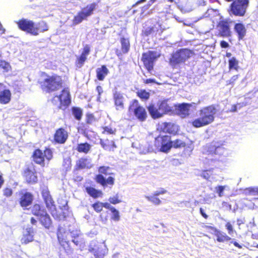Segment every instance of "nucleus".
<instances>
[{
	"mask_svg": "<svg viewBox=\"0 0 258 258\" xmlns=\"http://www.w3.org/2000/svg\"><path fill=\"white\" fill-rule=\"evenodd\" d=\"M34 230L32 227H28L26 228V233L23 235V237L21 239L22 244H27L29 242L34 240L33 238Z\"/></svg>",
	"mask_w": 258,
	"mask_h": 258,
	"instance_id": "nucleus-27",
	"label": "nucleus"
},
{
	"mask_svg": "<svg viewBox=\"0 0 258 258\" xmlns=\"http://www.w3.org/2000/svg\"><path fill=\"white\" fill-rule=\"evenodd\" d=\"M82 238L79 235L74 237L72 239V241L77 245L80 244L82 242Z\"/></svg>",
	"mask_w": 258,
	"mask_h": 258,
	"instance_id": "nucleus-59",
	"label": "nucleus"
},
{
	"mask_svg": "<svg viewBox=\"0 0 258 258\" xmlns=\"http://www.w3.org/2000/svg\"><path fill=\"white\" fill-rule=\"evenodd\" d=\"M88 250L95 258H104L108 253V248L105 243L97 241L90 243Z\"/></svg>",
	"mask_w": 258,
	"mask_h": 258,
	"instance_id": "nucleus-9",
	"label": "nucleus"
},
{
	"mask_svg": "<svg viewBox=\"0 0 258 258\" xmlns=\"http://www.w3.org/2000/svg\"><path fill=\"white\" fill-rule=\"evenodd\" d=\"M194 55L192 50L187 48H180L173 52L169 59V63L172 68L184 63Z\"/></svg>",
	"mask_w": 258,
	"mask_h": 258,
	"instance_id": "nucleus-4",
	"label": "nucleus"
},
{
	"mask_svg": "<svg viewBox=\"0 0 258 258\" xmlns=\"http://www.w3.org/2000/svg\"><path fill=\"white\" fill-rule=\"evenodd\" d=\"M147 108L151 117L153 119L159 118L164 115L158 101L156 104L150 103Z\"/></svg>",
	"mask_w": 258,
	"mask_h": 258,
	"instance_id": "nucleus-16",
	"label": "nucleus"
},
{
	"mask_svg": "<svg viewBox=\"0 0 258 258\" xmlns=\"http://www.w3.org/2000/svg\"><path fill=\"white\" fill-rule=\"evenodd\" d=\"M100 144L102 148L109 152H113L117 148V146L114 140H110L108 139L105 140L100 139Z\"/></svg>",
	"mask_w": 258,
	"mask_h": 258,
	"instance_id": "nucleus-25",
	"label": "nucleus"
},
{
	"mask_svg": "<svg viewBox=\"0 0 258 258\" xmlns=\"http://www.w3.org/2000/svg\"><path fill=\"white\" fill-rule=\"evenodd\" d=\"M234 30L239 40H242L246 34V29L244 25L242 23H237L235 24Z\"/></svg>",
	"mask_w": 258,
	"mask_h": 258,
	"instance_id": "nucleus-26",
	"label": "nucleus"
},
{
	"mask_svg": "<svg viewBox=\"0 0 258 258\" xmlns=\"http://www.w3.org/2000/svg\"><path fill=\"white\" fill-rule=\"evenodd\" d=\"M96 121V118L93 113L90 112L86 113L85 119V123L86 124H92Z\"/></svg>",
	"mask_w": 258,
	"mask_h": 258,
	"instance_id": "nucleus-43",
	"label": "nucleus"
},
{
	"mask_svg": "<svg viewBox=\"0 0 258 258\" xmlns=\"http://www.w3.org/2000/svg\"><path fill=\"white\" fill-rule=\"evenodd\" d=\"M186 144L180 139H177L173 141H171V148L179 149L185 147Z\"/></svg>",
	"mask_w": 258,
	"mask_h": 258,
	"instance_id": "nucleus-39",
	"label": "nucleus"
},
{
	"mask_svg": "<svg viewBox=\"0 0 258 258\" xmlns=\"http://www.w3.org/2000/svg\"><path fill=\"white\" fill-rule=\"evenodd\" d=\"M22 176L28 183L34 184L37 182L36 171L33 166L25 168L22 172Z\"/></svg>",
	"mask_w": 258,
	"mask_h": 258,
	"instance_id": "nucleus-14",
	"label": "nucleus"
},
{
	"mask_svg": "<svg viewBox=\"0 0 258 258\" xmlns=\"http://www.w3.org/2000/svg\"><path fill=\"white\" fill-rule=\"evenodd\" d=\"M167 190L163 188H161L159 190L156 191L155 193V196H159L165 194Z\"/></svg>",
	"mask_w": 258,
	"mask_h": 258,
	"instance_id": "nucleus-62",
	"label": "nucleus"
},
{
	"mask_svg": "<svg viewBox=\"0 0 258 258\" xmlns=\"http://www.w3.org/2000/svg\"><path fill=\"white\" fill-rule=\"evenodd\" d=\"M231 21L228 20H222L219 21L217 25V27L220 35L224 37H227L231 36V32L230 30V23Z\"/></svg>",
	"mask_w": 258,
	"mask_h": 258,
	"instance_id": "nucleus-17",
	"label": "nucleus"
},
{
	"mask_svg": "<svg viewBox=\"0 0 258 258\" xmlns=\"http://www.w3.org/2000/svg\"><path fill=\"white\" fill-rule=\"evenodd\" d=\"M3 195L6 197H10L13 195V190L10 187H6L3 190Z\"/></svg>",
	"mask_w": 258,
	"mask_h": 258,
	"instance_id": "nucleus-54",
	"label": "nucleus"
},
{
	"mask_svg": "<svg viewBox=\"0 0 258 258\" xmlns=\"http://www.w3.org/2000/svg\"><path fill=\"white\" fill-rule=\"evenodd\" d=\"M57 236L58 241L61 245H63L64 238H63V231L61 227H58L57 229Z\"/></svg>",
	"mask_w": 258,
	"mask_h": 258,
	"instance_id": "nucleus-46",
	"label": "nucleus"
},
{
	"mask_svg": "<svg viewBox=\"0 0 258 258\" xmlns=\"http://www.w3.org/2000/svg\"><path fill=\"white\" fill-rule=\"evenodd\" d=\"M216 240L219 242H224L230 241L231 238L225 233L222 232L218 229L215 232Z\"/></svg>",
	"mask_w": 258,
	"mask_h": 258,
	"instance_id": "nucleus-34",
	"label": "nucleus"
},
{
	"mask_svg": "<svg viewBox=\"0 0 258 258\" xmlns=\"http://www.w3.org/2000/svg\"><path fill=\"white\" fill-rule=\"evenodd\" d=\"M110 169V167L109 166H100L98 169L99 174H97L95 177V181L103 187L107 186L108 185H113L115 179L112 175H114V173L109 172Z\"/></svg>",
	"mask_w": 258,
	"mask_h": 258,
	"instance_id": "nucleus-5",
	"label": "nucleus"
},
{
	"mask_svg": "<svg viewBox=\"0 0 258 258\" xmlns=\"http://www.w3.org/2000/svg\"><path fill=\"white\" fill-rule=\"evenodd\" d=\"M0 69L3 70L4 73H8L11 71L12 67L9 62L0 59Z\"/></svg>",
	"mask_w": 258,
	"mask_h": 258,
	"instance_id": "nucleus-40",
	"label": "nucleus"
},
{
	"mask_svg": "<svg viewBox=\"0 0 258 258\" xmlns=\"http://www.w3.org/2000/svg\"><path fill=\"white\" fill-rule=\"evenodd\" d=\"M157 196H155V193H154L152 195L147 196L146 199L154 204L158 205L161 203V201L157 198Z\"/></svg>",
	"mask_w": 258,
	"mask_h": 258,
	"instance_id": "nucleus-45",
	"label": "nucleus"
},
{
	"mask_svg": "<svg viewBox=\"0 0 258 258\" xmlns=\"http://www.w3.org/2000/svg\"><path fill=\"white\" fill-rule=\"evenodd\" d=\"M220 46L223 48H226L229 47V45L227 42L224 40H222L220 42Z\"/></svg>",
	"mask_w": 258,
	"mask_h": 258,
	"instance_id": "nucleus-64",
	"label": "nucleus"
},
{
	"mask_svg": "<svg viewBox=\"0 0 258 258\" xmlns=\"http://www.w3.org/2000/svg\"><path fill=\"white\" fill-rule=\"evenodd\" d=\"M159 30V27L156 25L144 27L142 32V35L143 36H148L150 35H156Z\"/></svg>",
	"mask_w": 258,
	"mask_h": 258,
	"instance_id": "nucleus-32",
	"label": "nucleus"
},
{
	"mask_svg": "<svg viewBox=\"0 0 258 258\" xmlns=\"http://www.w3.org/2000/svg\"><path fill=\"white\" fill-rule=\"evenodd\" d=\"M72 115L77 120H81L83 116L82 110L79 107H73L71 108Z\"/></svg>",
	"mask_w": 258,
	"mask_h": 258,
	"instance_id": "nucleus-37",
	"label": "nucleus"
},
{
	"mask_svg": "<svg viewBox=\"0 0 258 258\" xmlns=\"http://www.w3.org/2000/svg\"><path fill=\"white\" fill-rule=\"evenodd\" d=\"M112 98L116 110L121 111L125 108V100L122 93L115 90L113 93Z\"/></svg>",
	"mask_w": 258,
	"mask_h": 258,
	"instance_id": "nucleus-15",
	"label": "nucleus"
},
{
	"mask_svg": "<svg viewBox=\"0 0 258 258\" xmlns=\"http://www.w3.org/2000/svg\"><path fill=\"white\" fill-rule=\"evenodd\" d=\"M71 103V95L69 92L66 90V107L69 106Z\"/></svg>",
	"mask_w": 258,
	"mask_h": 258,
	"instance_id": "nucleus-58",
	"label": "nucleus"
},
{
	"mask_svg": "<svg viewBox=\"0 0 258 258\" xmlns=\"http://www.w3.org/2000/svg\"><path fill=\"white\" fill-rule=\"evenodd\" d=\"M164 115L171 114L174 112L173 105L169 102V99L158 101Z\"/></svg>",
	"mask_w": 258,
	"mask_h": 258,
	"instance_id": "nucleus-22",
	"label": "nucleus"
},
{
	"mask_svg": "<svg viewBox=\"0 0 258 258\" xmlns=\"http://www.w3.org/2000/svg\"><path fill=\"white\" fill-rule=\"evenodd\" d=\"M246 190L250 195H258V187H249L246 188Z\"/></svg>",
	"mask_w": 258,
	"mask_h": 258,
	"instance_id": "nucleus-53",
	"label": "nucleus"
},
{
	"mask_svg": "<svg viewBox=\"0 0 258 258\" xmlns=\"http://www.w3.org/2000/svg\"><path fill=\"white\" fill-rule=\"evenodd\" d=\"M42 225L46 229H49L52 226V222L49 215L46 212L38 218Z\"/></svg>",
	"mask_w": 258,
	"mask_h": 258,
	"instance_id": "nucleus-28",
	"label": "nucleus"
},
{
	"mask_svg": "<svg viewBox=\"0 0 258 258\" xmlns=\"http://www.w3.org/2000/svg\"><path fill=\"white\" fill-rule=\"evenodd\" d=\"M239 75H234L233 76L230 80H229L227 82V85H233L234 83H235V82L237 80V79H238L239 78Z\"/></svg>",
	"mask_w": 258,
	"mask_h": 258,
	"instance_id": "nucleus-56",
	"label": "nucleus"
},
{
	"mask_svg": "<svg viewBox=\"0 0 258 258\" xmlns=\"http://www.w3.org/2000/svg\"><path fill=\"white\" fill-rule=\"evenodd\" d=\"M44 202L45 204L46 208L48 210L51 211L54 209L55 205L54 202L53 201L52 197H49L48 198H46L43 199Z\"/></svg>",
	"mask_w": 258,
	"mask_h": 258,
	"instance_id": "nucleus-41",
	"label": "nucleus"
},
{
	"mask_svg": "<svg viewBox=\"0 0 258 258\" xmlns=\"http://www.w3.org/2000/svg\"><path fill=\"white\" fill-rule=\"evenodd\" d=\"M136 94L138 97L143 100H147L149 99L150 96V93L144 89L138 90Z\"/></svg>",
	"mask_w": 258,
	"mask_h": 258,
	"instance_id": "nucleus-42",
	"label": "nucleus"
},
{
	"mask_svg": "<svg viewBox=\"0 0 258 258\" xmlns=\"http://www.w3.org/2000/svg\"><path fill=\"white\" fill-rule=\"evenodd\" d=\"M41 79L38 81L41 89L46 93H51L60 90L63 84L62 78L58 75L53 74L49 75L45 72L41 74Z\"/></svg>",
	"mask_w": 258,
	"mask_h": 258,
	"instance_id": "nucleus-1",
	"label": "nucleus"
},
{
	"mask_svg": "<svg viewBox=\"0 0 258 258\" xmlns=\"http://www.w3.org/2000/svg\"><path fill=\"white\" fill-rule=\"evenodd\" d=\"M191 106V104L187 103L173 105L174 108L177 109L178 114L182 117H185L188 116L189 109Z\"/></svg>",
	"mask_w": 258,
	"mask_h": 258,
	"instance_id": "nucleus-21",
	"label": "nucleus"
},
{
	"mask_svg": "<svg viewBox=\"0 0 258 258\" xmlns=\"http://www.w3.org/2000/svg\"><path fill=\"white\" fill-rule=\"evenodd\" d=\"M103 131L102 134H109V135H113L115 134L116 130L115 129H113L111 127H109L108 126H104L103 127Z\"/></svg>",
	"mask_w": 258,
	"mask_h": 258,
	"instance_id": "nucleus-51",
	"label": "nucleus"
},
{
	"mask_svg": "<svg viewBox=\"0 0 258 258\" xmlns=\"http://www.w3.org/2000/svg\"><path fill=\"white\" fill-rule=\"evenodd\" d=\"M94 211L97 213H100L102 210L103 207L102 206V202H96L91 205Z\"/></svg>",
	"mask_w": 258,
	"mask_h": 258,
	"instance_id": "nucleus-48",
	"label": "nucleus"
},
{
	"mask_svg": "<svg viewBox=\"0 0 258 258\" xmlns=\"http://www.w3.org/2000/svg\"><path fill=\"white\" fill-rule=\"evenodd\" d=\"M52 152L48 148H45L43 151L40 149H36L32 155V160L34 162L42 167H44L45 162L48 163L52 158Z\"/></svg>",
	"mask_w": 258,
	"mask_h": 258,
	"instance_id": "nucleus-7",
	"label": "nucleus"
},
{
	"mask_svg": "<svg viewBox=\"0 0 258 258\" xmlns=\"http://www.w3.org/2000/svg\"><path fill=\"white\" fill-rule=\"evenodd\" d=\"M249 4V0H234L230 5L229 14L231 16L243 17L246 13Z\"/></svg>",
	"mask_w": 258,
	"mask_h": 258,
	"instance_id": "nucleus-6",
	"label": "nucleus"
},
{
	"mask_svg": "<svg viewBox=\"0 0 258 258\" xmlns=\"http://www.w3.org/2000/svg\"><path fill=\"white\" fill-rule=\"evenodd\" d=\"M213 174V169L204 170L202 171L201 176L204 179L209 180Z\"/></svg>",
	"mask_w": 258,
	"mask_h": 258,
	"instance_id": "nucleus-47",
	"label": "nucleus"
},
{
	"mask_svg": "<svg viewBox=\"0 0 258 258\" xmlns=\"http://www.w3.org/2000/svg\"><path fill=\"white\" fill-rule=\"evenodd\" d=\"M86 191L89 195L90 196H91L94 199L101 197L103 195V193L101 190L96 189V188L91 186L86 187Z\"/></svg>",
	"mask_w": 258,
	"mask_h": 258,
	"instance_id": "nucleus-35",
	"label": "nucleus"
},
{
	"mask_svg": "<svg viewBox=\"0 0 258 258\" xmlns=\"http://www.w3.org/2000/svg\"><path fill=\"white\" fill-rule=\"evenodd\" d=\"M129 112H133L135 116L140 121H144L147 118L145 108L139 104L138 100L134 99L128 108Z\"/></svg>",
	"mask_w": 258,
	"mask_h": 258,
	"instance_id": "nucleus-10",
	"label": "nucleus"
},
{
	"mask_svg": "<svg viewBox=\"0 0 258 258\" xmlns=\"http://www.w3.org/2000/svg\"><path fill=\"white\" fill-rule=\"evenodd\" d=\"M154 146L160 152L167 153L171 149V137L168 135H159L155 139Z\"/></svg>",
	"mask_w": 258,
	"mask_h": 258,
	"instance_id": "nucleus-12",
	"label": "nucleus"
},
{
	"mask_svg": "<svg viewBox=\"0 0 258 258\" xmlns=\"http://www.w3.org/2000/svg\"><path fill=\"white\" fill-rule=\"evenodd\" d=\"M90 52V47L89 45H85L81 54L77 57L75 66L78 68H81L87 59V56Z\"/></svg>",
	"mask_w": 258,
	"mask_h": 258,
	"instance_id": "nucleus-20",
	"label": "nucleus"
},
{
	"mask_svg": "<svg viewBox=\"0 0 258 258\" xmlns=\"http://www.w3.org/2000/svg\"><path fill=\"white\" fill-rule=\"evenodd\" d=\"M217 192L218 194V196L221 197L223 196V192L225 189V187L224 186L219 185L217 186L216 188Z\"/></svg>",
	"mask_w": 258,
	"mask_h": 258,
	"instance_id": "nucleus-60",
	"label": "nucleus"
},
{
	"mask_svg": "<svg viewBox=\"0 0 258 258\" xmlns=\"http://www.w3.org/2000/svg\"><path fill=\"white\" fill-rule=\"evenodd\" d=\"M12 98L11 91L6 88L3 83L0 82V104H6L9 103Z\"/></svg>",
	"mask_w": 258,
	"mask_h": 258,
	"instance_id": "nucleus-19",
	"label": "nucleus"
},
{
	"mask_svg": "<svg viewBox=\"0 0 258 258\" xmlns=\"http://www.w3.org/2000/svg\"><path fill=\"white\" fill-rule=\"evenodd\" d=\"M64 130L62 128H59L55 132L54 135L53 142L55 144H63L64 143Z\"/></svg>",
	"mask_w": 258,
	"mask_h": 258,
	"instance_id": "nucleus-31",
	"label": "nucleus"
},
{
	"mask_svg": "<svg viewBox=\"0 0 258 258\" xmlns=\"http://www.w3.org/2000/svg\"><path fill=\"white\" fill-rule=\"evenodd\" d=\"M160 56L161 53L157 51L148 50L142 53L141 61L148 73L151 74L155 62Z\"/></svg>",
	"mask_w": 258,
	"mask_h": 258,
	"instance_id": "nucleus-8",
	"label": "nucleus"
},
{
	"mask_svg": "<svg viewBox=\"0 0 258 258\" xmlns=\"http://www.w3.org/2000/svg\"><path fill=\"white\" fill-rule=\"evenodd\" d=\"M91 148V145L87 142H85L78 144L76 150L79 153H83L86 154L90 152Z\"/></svg>",
	"mask_w": 258,
	"mask_h": 258,
	"instance_id": "nucleus-36",
	"label": "nucleus"
},
{
	"mask_svg": "<svg viewBox=\"0 0 258 258\" xmlns=\"http://www.w3.org/2000/svg\"><path fill=\"white\" fill-rule=\"evenodd\" d=\"M19 203L21 207L24 208L32 205L34 196L33 194L27 190H22L19 193Z\"/></svg>",
	"mask_w": 258,
	"mask_h": 258,
	"instance_id": "nucleus-13",
	"label": "nucleus"
},
{
	"mask_svg": "<svg viewBox=\"0 0 258 258\" xmlns=\"http://www.w3.org/2000/svg\"><path fill=\"white\" fill-rule=\"evenodd\" d=\"M97 5L96 3H93L82 8L78 13L77 15L74 17L73 20V23L76 25L78 24L83 20H86L88 17L93 14V11L96 9Z\"/></svg>",
	"mask_w": 258,
	"mask_h": 258,
	"instance_id": "nucleus-11",
	"label": "nucleus"
},
{
	"mask_svg": "<svg viewBox=\"0 0 258 258\" xmlns=\"http://www.w3.org/2000/svg\"><path fill=\"white\" fill-rule=\"evenodd\" d=\"M96 73L97 79L102 81L109 74V70L105 65H102L96 69Z\"/></svg>",
	"mask_w": 258,
	"mask_h": 258,
	"instance_id": "nucleus-29",
	"label": "nucleus"
},
{
	"mask_svg": "<svg viewBox=\"0 0 258 258\" xmlns=\"http://www.w3.org/2000/svg\"><path fill=\"white\" fill-rule=\"evenodd\" d=\"M239 61L235 57H232L228 60V69L229 70L239 69Z\"/></svg>",
	"mask_w": 258,
	"mask_h": 258,
	"instance_id": "nucleus-38",
	"label": "nucleus"
},
{
	"mask_svg": "<svg viewBox=\"0 0 258 258\" xmlns=\"http://www.w3.org/2000/svg\"><path fill=\"white\" fill-rule=\"evenodd\" d=\"M225 227H226V229L228 231V233L229 234L231 235L233 233V232H234L233 227V226L232 225V224L230 223V222H227L225 224Z\"/></svg>",
	"mask_w": 258,
	"mask_h": 258,
	"instance_id": "nucleus-55",
	"label": "nucleus"
},
{
	"mask_svg": "<svg viewBox=\"0 0 258 258\" xmlns=\"http://www.w3.org/2000/svg\"><path fill=\"white\" fill-rule=\"evenodd\" d=\"M41 194L43 199L51 196L48 187L45 186L41 188Z\"/></svg>",
	"mask_w": 258,
	"mask_h": 258,
	"instance_id": "nucleus-50",
	"label": "nucleus"
},
{
	"mask_svg": "<svg viewBox=\"0 0 258 258\" xmlns=\"http://www.w3.org/2000/svg\"><path fill=\"white\" fill-rule=\"evenodd\" d=\"M160 131L174 136L178 134V126L171 122H163L160 125Z\"/></svg>",
	"mask_w": 258,
	"mask_h": 258,
	"instance_id": "nucleus-18",
	"label": "nucleus"
},
{
	"mask_svg": "<svg viewBox=\"0 0 258 258\" xmlns=\"http://www.w3.org/2000/svg\"><path fill=\"white\" fill-rule=\"evenodd\" d=\"M223 150V148L220 146L216 147L215 146H211L209 147V152L211 154H220Z\"/></svg>",
	"mask_w": 258,
	"mask_h": 258,
	"instance_id": "nucleus-44",
	"label": "nucleus"
},
{
	"mask_svg": "<svg viewBox=\"0 0 258 258\" xmlns=\"http://www.w3.org/2000/svg\"><path fill=\"white\" fill-rule=\"evenodd\" d=\"M64 89L61 91L60 94L55 95L52 99V103L57 109H61L62 107L64 106Z\"/></svg>",
	"mask_w": 258,
	"mask_h": 258,
	"instance_id": "nucleus-23",
	"label": "nucleus"
},
{
	"mask_svg": "<svg viewBox=\"0 0 258 258\" xmlns=\"http://www.w3.org/2000/svg\"><path fill=\"white\" fill-rule=\"evenodd\" d=\"M31 211L33 215L38 218L46 213L44 209L38 204H35L31 208Z\"/></svg>",
	"mask_w": 258,
	"mask_h": 258,
	"instance_id": "nucleus-33",
	"label": "nucleus"
},
{
	"mask_svg": "<svg viewBox=\"0 0 258 258\" xmlns=\"http://www.w3.org/2000/svg\"><path fill=\"white\" fill-rule=\"evenodd\" d=\"M111 212L112 213L111 219L114 221H118L120 220L119 212L114 207L112 208Z\"/></svg>",
	"mask_w": 258,
	"mask_h": 258,
	"instance_id": "nucleus-49",
	"label": "nucleus"
},
{
	"mask_svg": "<svg viewBox=\"0 0 258 258\" xmlns=\"http://www.w3.org/2000/svg\"><path fill=\"white\" fill-rule=\"evenodd\" d=\"M217 112V109L215 105L202 107L199 111V117L194 119L191 124L196 128L208 125L214 122Z\"/></svg>",
	"mask_w": 258,
	"mask_h": 258,
	"instance_id": "nucleus-2",
	"label": "nucleus"
},
{
	"mask_svg": "<svg viewBox=\"0 0 258 258\" xmlns=\"http://www.w3.org/2000/svg\"><path fill=\"white\" fill-rule=\"evenodd\" d=\"M203 228H205L206 229L208 230L209 231H213L214 233L217 231V228L214 226H210V225H205L203 226Z\"/></svg>",
	"mask_w": 258,
	"mask_h": 258,
	"instance_id": "nucleus-61",
	"label": "nucleus"
},
{
	"mask_svg": "<svg viewBox=\"0 0 258 258\" xmlns=\"http://www.w3.org/2000/svg\"><path fill=\"white\" fill-rule=\"evenodd\" d=\"M108 201L110 204L115 205L121 202V200L119 199L117 195L115 196L110 197Z\"/></svg>",
	"mask_w": 258,
	"mask_h": 258,
	"instance_id": "nucleus-52",
	"label": "nucleus"
},
{
	"mask_svg": "<svg viewBox=\"0 0 258 258\" xmlns=\"http://www.w3.org/2000/svg\"><path fill=\"white\" fill-rule=\"evenodd\" d=\"M120 42L121 44V52L118 50H116V54L118 56H120L122 53L126 54L128 53L131 47L130 40L127 38H125L124 37H121L120 39Z\"/></svg>",
	"mask_w": 258,
	"mask_h": 258,
	"instance_id": "nucleus-24",
	"label": "nucleus"
},
{
	"mask_svg": "<svg viewBox=\"0 0 258 258\" xmlns=\"http://www.w3.org/2000/svg\"><path fill=\"white\" fill-rule=\"evenodd\" d=\"M18 28L22 31L37 36L39 32H43L48 30V26L44 21L38 23L36 25L35 23L31 20L26 19H21L17 22Z\"/></svg>",
	"mask_w": 258,
	"mask_h": 258,
	"instance_id": "nucleus-3",
	"label": "nucleus"
},
{
	"mask_svg": "<svg viewBox=\"0 0 258 258\" xmlns=\"http://www.w3.org/2000/svg\"><path fill=\"white\" fill-rule=\"evenodd\" d=\"M76 168L77 169H89L92 166L90 161L87 158H80L76 162Z\"/></svg>",
	"mask_w": 258,
	"mask_h": 258,
	"instance_id": "nucleus-30",
	"label": "nucleus"
},
{
	"mask_svg": "<svg viewBox=\"0 0 258 258\" xmlns=\"http://www.w3.org/2000/svg\"><path fill=\"white\" fill-rule=\"evenodd\" d=\"M110 203H108L107 202L105 203H102V207H104L105 208L109 210L110 211L112 210V208H113L114 207L112 206H111L110 205Z\"/></svg>",
	"mask_w": 258,
	"mask_h": 258,
	"instance_id": "nucleus-63",
	"label": "nucleus"
},
{
	"mask_svg": "<svg viewBox=\"0 0 258 258\" xmlns=\"http://www.w3.org/2000/svg\"><path fill=\"white\" fill-rule=\"evenodd\" d=\"M222 208L226 211H230L232 209V206L228 202H223L222 203Z\"/></svg>",
	"mask_w": 258,
	"mask_h": 258,
	"instance_id": "nucleus-57",
	"label": "nucleus"
}]
</instances>
